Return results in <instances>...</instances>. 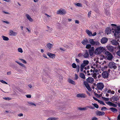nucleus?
I'll use <instances>...</instances> for the list:
<instances>
[{"mask_svg":"<svg viewBox=\"0 0 120 120\" xmlns=\"http://www.w3.org/2000/svg\"><path fill=\"white\" fill-rule=\"evenodd\" d=\"M111 25L113 26L112 30V33L114 34L115 37L116 38H118L119 37V33H120V26H117L114 24H112Z\"/></svg>","mask_w":120,"mask_h":120,"instance_id":"nucleus-1","label":"nucleus"},{"mask_svg":"<svg viewBox=\"0 0 120 120\" xmlns=\"http://www.w3.org/2000/svg\"><path fill=\"white\" fill-rule=\"evenodd\" d=\"M104 48L103 47H100L96 48L94 51V53L96 55L100 54L104 50Z\"/></svg>","mask_w":120,"mask_h":120,"instance_id":"nucleus-2","label":"nucleus"},{"mask_svg":"<svg viewBox=\"0 0 120 120\" xmlns=\"http://www.w3.org/2000/svg\"><path fill=\"white\" fill-rule=\"evenodd\" d=\"M89 41L90 43L92 46H99L100 45V43L98 41H94L93 39H90Z\"/></svg>","mask_w":120,"mask_h":120,"instance_id":"nucleus-3","label":"nucleus"},{"mask_svg":"<svg viewBox=\"0 0 120 120\" xmlns=\"http://www.w3.org/2000/svg\"><path fill=\"white\" fill-rule=\"evenodd\" d=\"M105 54L107 56V59L108 60H111L113 57L112 55L108 51H106L105 53Z\"/></svg>","mask_w":120,"mask_h":120,"instance_id":"nucleus-4","label":"nucleus"},{"mask_svg":"<svg viewBox=\"0 0 120 120\" xmlns=\"http://www.w3.org/2000/svg\"><path fill=\"white\" fill-rule=\"evenodd\" d=\"M96 86L98 89L102 90L104 87V85L103 83L100 82L97 84Z\"/></svg>","mask_w":120,"mask_h":120,"instance_id":"nucleus-5","label":"nucleus"},{"mask_svg":"<svg viewBox=\"0 0 120 120\" xmlns=\"http://www.w3.org/2000/svg\"><path fill=\"white\" fill-rule=\"evenodd\" d=\"M102 75L104 78H107L109 77V74L108 71H104L102 73Z\"/></svg>","mask_w":120,"mask_h":120,"instance_id":"nucleus-6","label":"nucleus"},{"mask_svg":"<svg viewBox=\"0 0 120 120\" xmlns=\"http://www.w3.org/2000/svg\"><path fill=\"white\" fill-rule=\"evenodd\" d=\"M108 66L111 68H113L115 69L117 68V67L115 64L112 62H110L108 65Z\"/></svg>","mask_w":120,"mask_h":120,"instance_id":"nucleus-7","label":"nucleus"},{"mask_svg":"<svg viewBox=\"0 0 120 120\" xmlns=\"http://www.w3.org/2000/svg\"><path fill=\"white\" fill-rule=\"evenodd\" d=\"M94 47L93 46L88 50L90 56H93L94 53Z\"/></svg>","mask_w":120,"mask_h":120,"instance_id":"nucleus-8","label":"nucleus"},{"mask_svg":"<svg viewBox=\"0 0 120 120\" xmlns=\"http://www.w3.org/2000/svg\"><path fill=\"white\" fill-rule=\"evenodd\" d=\"M83 83L87 89L89 91H91V89L90 88L89 84L87 83V82L86 81H84Z\"/></svg>","mask_w":120,"mask_h":120,"instance_id":"nucleus-9","label":"nucleus"},{"mask_svg":"<svg viewBox=\"0 0 120 120\" xmlns=\"http://www.w3.org/2000/svg\"><path fill=\"white\" fill-rule=\"evenodd\" d=\"M66 13V11L64 10L63 9L59 10L57 11V14H60L64 15Z\"/></svg>","mask_w":120,"mask_h":120,"instance_id":"nucleus-10","label":"nucleus"},{"mask_svg":"<svg viewBox=\"0 0 120 120\" xmlns=\"http://www.w3.org/2000/svg\"><path fill=\"white\" fill-rule=\"evenodd\" d=\"M108 40L107 38L103 37L101 39V43L104 44L106 43Z\"/></svg>","mask_w":120,"mask_h":120,"instance_id":"nucleus-11","label":"nucleus"},{"mask_svg":"<svg viewBox=\"0 0 120 120\" xmlns=\"http://www.w3.org/2000/svg\"><path fill=\"white\" fill-rule=\"evenodd\" d=\"M87 82L90 83H92L94 81V79L91 77H89L86 79Z\"/></svg>","mask_w":120,"mask_h":120,"instance_id":"nucleus-12","label":"nucleus"},{"mask_svg":"<svg viewBox=\"0 0 120 120\" xmlns=\"http://www.w3.org/2000/svg\"><path fill=\"white\" fill-rule=\"evenodd\" d=\"M76 97L78 98H85L86 96L84 94H79L76 95Z\"/></svg>","mask_w":120,"mask_h":120,"instance_id":"nucleus-13","label":"nucleus"},{"mask_svg":"<svg viewBox=\"0 0 120 120\" xmlns=\"http://www.w3.org/2000/svg\"><path fill=\"white\" fill-rule=\"evenodd\" d=\"M112 31V29L110 28H106L105 30V33L107 35L110 34L111 32Z\"/></svg>","mask_w":120,"mask_h":120,"instance_id":"nucleus-14","label":"nucleus"},{"mask_svg":"<svg viewBox=\"0 0 120 120\" xmlns=\"http://www.w3.org/2000/svg\"><path fill=\"white\" fill-rule=\"evenodd\" d=\"M107 104L110 105V106H112L114 107H116L117 105L116 104L113 103L112 102L109 101H108V102H106Z\"/></svg>","mask_w":120,"mask_h":120,"instance_id":"nucleus-15","label":"nucleus"},{"mask_svg":"<svg viewBox=\"0 0 120 120\" xmlns=\"http://www.w3.org/2000/svg\"><path fill=\"white\" fill-rule=\"evenodd\" d=\"M117 42L118 41H117V40H113L111 41L112 45H119V43Z\"/></svg>","mask_w":120,"mask_h":120,"instance_id":"nucleus-16","label":"nucleus"},{"mask_svg":"<svg viewBox=\"0 0 120 120\" xmlns=\"http://www.w3.org/2000/svg\"><path fill=\"white\" fill-rule=\"evenodd\" d=\"M89 63V61L88 60H84L83 61V63L81 64V65L85 67L88 65Z\"/></svg>","mask_w":120,"mask_h":120,"instance_id":"nucleus-17","label":"nucleus"},{"mask_svg":"<svg viewBox=\"0 0 120 120\" xmlns=\"http://www.w3.org/2000/svg\"><path fill=\"white\" fill-rule=\"evenodd\" d=\"M9 33H10V35L11 36H15L17 34L16 32L13 31L12 30H9Z\"/></svg>","mask_w":120,"mask_h":120,"instance_id":"nucleus-18","label":"nucleus"},{"mask_svg":"<svg viewBox=\"0 0 120 120\" xmlns=\"http://www.w3.org/2000/svg\"><path fill=\"white\" fill-rule=\"evenodd\" d=\"M107 48L108 50L110 52H113L114 51L113 47L111 45H109L107 46Z\"/></svg>","mask_w":120,"mask_h":120,"instance_id":"nucleus-19","label":"nucleus"},{"mask_svg":"<svg viewBox=\"0 0 120 120\" xmlns=\"http://www.w3.org/2000/svg\"><path fill=\"white\" fill-rule=\"evenodd\" d=\"M83 56L85 58H87L89 57V54L87 50L85 52L83 55Z\"/></svg>","mask_w":120,"mask_h":120,"instance_id":"nucleus-20","label":"nucleus"},{"mask_svg":"<svg viewBox=\"0 0 120 120\" xmlns=\"http://www.w3.org/2000/svg\"><path fill=\"white\" fill-rule=\"evenodd\" d=\"M96 114L98 116H102L104 115L105 113L103 112L98 111L96 112Z\"/></svg>","mask_w":120,"mask_h":120,"instance_id":"nucleus-21","label":"nucleus"},{"mask_svg":"<svg viewBox=\"0 0 120 120\" xmlns=\"http://www.w3.org/2000/svg\"><path fill=\"white\" fill-rule=\"evenodd\" d=\"M119 99L116 96H113L111 98V101H117Z\"/></svg>","mask_w":120,"mask_h":120,"instance_id":"nucleus-22","label":"nucleus"},{"mask_svg":"<svg viewBox=\"0 0 120 120\" xmlns=\"http://www.w3.org/2000/svg\"><path fill=\"white\" fill-rule=\"evenodd\" d=\"M88 40L85 39L83 40L81 42L84 45H85L88 43Z\"/></svg>","mask_w":120,"mask_h":120,"instance_id":"nucleus-23","label":"nucleus"},{"mask_svg":"<svg viewBox=\"0 0 120 120\" xmlns=\"http://www.w3.org/2000/svg\"><path fill=\"white\" fill-rule=\"evenodd\" d=\"M25 16L27 19L29 20V21L31 22H32L33 21V19L31 18L30 17L28 14H26Z\"/></svg>","mask_w":120,"mask_h":120,"instance_id":"nucleus-24","label":"nucleus"},{"mask_svg":"<svg viewBox=\"0 0 120 120\" xmlns=\"http://www.w3.org/2000/svg\"><path fill=\"white\" fill-rule=\"evenodd\" d=\"M47 55L50 58H53L55 57V55L50 53H48Z\"/></svg>","mask_w":120,"mask_h":120,"instance_id":"nucleus-25","label":"nucleus"},{"mask_svg":"<svg viewBox=\"0 0 120 120\" xmlns=\"http://www.w3.org/2000/svg\"><path fill=\"white\" fill-rule=\"evenodd\" d=\"M109 109L112 112H115L117 111V109L114 108H110Z\"/></svg>","mask_w":120,"mask_h":120,"instance_id":"nucleus-26","label":"nucleus"},{"mask_svg":"<svg viewBox=\"0 0 120 120\" xmlns=\"http://www.w3.org/2000/svg\"><path fill=\"white\" fill-rule=\"evenodd\" d=\"M87 106L83 108L79 107L78 108V109L80 110H86L87 109Z\"/></svg>","mask_w":120,"mask_h":120,"instance_id":"nucleus-27","label":"nucleus"},{"mask_svg":"<svg viewBox=\"0 0 120 120\" xmlns=\"http://www.w3.org/2000/svg\"><path fill=\"white\" fill-rule=\"evenodd\" d=\"M86 32L89 36H90L92 35V32L88 30H86Z\"/></svg>","mask_w":120,"mask_h":120,"instance_id":"nucleus-28","label":"nucleus"},{"mask_svg":"<svg viewBox=\"0 0 120 120\" xmlns=\"http://www.w3.org/2000/svg\"><path fill=\"white\" fill-rule=\"evenodd\" d=\"M47 46L49 49H50L52 47L53 45L49 43H48L47 45Z\"/></svg>","mask_w":120,"mask_h":120,"instance_id":"nucleus-29","label":"nucleus"},{"mask_svg":"<svg viewBox=\"0 0 120 120\" xmlns=\"http://www.w3.org/2000/svg\"><path fill=\"white\" fill-rule=\"evenodd\" d=\"M80 76L81 78H82L83 79H85V75L83 73H81L80 74Z\"/></svg>","mask_w":120,"mask_h":120,"instance_id":"nucleus-30","label":"nucleus"},{"mask_svg":"<svg viewBox=\"0 0 120 120\" xmlns=\"http://www.w3.org/2000/svg\"><path fill=\"white\" fill-rule=\"evenodd\" d=\"M2 37L4 40L8 41L9 40V38L8 37L4 36H2Z\"/></svg>","mask_w":120,"mask_h":120,"instance_id":"nucleus-31","label":"nucleus"},{"mask_svg":"<svg viewBox=\"0 0 120 120\" xmlns=\"http://www.w3.org/2000/svg\"><path fill=\"white\" fill-rule=\"evenodd\" d=\"M15 62L17 63L19 65H20L21 66L24 67L25 68H26L25 66V65L23 64L22 63H20L17 61H15Z\"/></svg>","mask_w":120,"mask_h":120,"instance_id":"nucleus-32","label":"nucleus"},{"mask_svg":"<svg viewBox=\"0 0 120 120\" xmlns=\"http://www.w3.org/2000/svg\"><path fill=\"white\" fill-rule=\"evenodd\" d=\"M30 105V106L31 105H34L36 106V104L33 103L32 102H31L30 101H28L27 102Z\"/></svg>","mask_w":120,"mask_h":120,"instance_id":"nucleus-33","label":"nucleus"},{"mask_svg":"<svg viewBox=\"0 0 120 120\" xmlns=\"http://www.w3.org/2000/svg\"><path fill=\"white\" fill-rule=\"evenodd\" d=\"M92 105H93L95 108L97 109L99 107V106L97 104L92 103Z\"/></svg>","mask_w":120,"mask_h":120,"instance_id":"nucleus-34","label":"nucleus"},{"mask_svg":"<svg viewBox=\"0 0 120 120\" xmlns=\"http://www.w3.org/2000/svg\"><path fill=\"white\" fill-rule=\"evenodd\" d=\"M68 82L69 83H70L72 84H75V82L71 79H69L68 80Z\"/></svg>","mask_w":120,"mask_h":120,"instance_id":"nucleus-35","label":"nucleus"},{"mask_svg":"<svg viewBox=\"0 0 120 120\" xmlns=\"http://www.w3.org/2000/svg\"><path fill=\"white\" fill-rule=\"evenodd\" d=\"M72 67L73 68H76L77 67L76 64L75 63H73L72 64Z\"/></svg>","mask_w":120,"mask_h":120,"instance_id":"nucleus-36","label":"nucleus"},{"mask_svg":"<svg viewBox=\"0 0 120 120\" xmlns=\"http://www.w3.org/2000/svg\"><path fill=\"white\" fill-rule=\"evenodd\" d=\"M91 47V45L90 44H87L86 46V48L87 49H90Z\"/></svg>","mask_w":120,"mask_h":120,"instance_id":"nucleus-37","label":"nucleus"},{"mask_svg":"<svg viewBox=\"0 0 120 120\" xmlns=\"http://www.w3.org/2000/svg\"><path fill=\"white\" fill-rule=\"evenodd\" d=\"M19 60L22 61V62L24 64H26L27 63L24 60L22 59H19Z\"/></svg>","mask_w":120,"mask_h":120,"instance_id":"nucleus-38","label":"nucleus"},{"mask_svg":"<svg viewBox=\"0 0 120 120\" xmlns=\"http://www.w3.org/2000/svg\"><path fill=\"white\" fill-rule=\"evenodd\" d=\"M18 52L21 53H22L23 52V51L22 49L21 48H18Z\"/></svg>","mask_w":120,"mask_h":120,"instance_id":"nucleus-39","label":"nucleus"},{"mask_svg":"<svg viewBox=\"0 0 120 120\" xmlns=\"http://www.w3.org/2000/svg\"><path fill=\"white\" fill-rule=\"evenodd\" d=\"M76 68V71H77V72H78L79 71V70L80 68L79 65H77V67Z\"/></svg>","mask_w":120,"mask_h":120,"instance_id":"nucleus-40","label":"nucleus"},{"mask_svg":"<svg viewBox=\"0 0 120 120\" xmlns=\"http://www.w3.org/2000/svg\"><path fill=\"white\" fill-rule=\"evenodd\" d=\"M98 102L100 103L101 104H102L104 105H105V103L102 101L99 100Z\"/></svg>","mask_w":120,"mask_h":120,"instance_id":"nucleus-41","label":"nucleus"},{"mask_svg":"<svg viewBox=\"0 0 120 120\" xmlns=\"http://www.w3.org/2000/svg\"><path fill=\"white\" fill-rule=\"evenodd\" d=\"M102 98L103 99L106 101H108L109 100V98H106L104 97H102Z\"/></svg>","mask_w":120,"mask_h":120,"instance_id":"nucleus-42","label":"nucleus"},{"mask_svg":"<svg viewBox=\"0 0 120 120\" xmlns=\"http://www.w3.org/2000/svg\"><path fill=\"white\" fill-rule=\"evenodd\" d=\"M0 81L1 82H2V83H3V84H7V82H6L5 81L3 80H0Z\"/></svg>","mask_w":120,"mask_h":120,"instance_id":"nucleus-43","label":"nucleus"},{"mask_svg":"<svg viewBox=\"0 0 120 120\" xmlns=\"http://www.w3.org/2000/svg\"><path fill=\"white\" fill-rule=\"evenodd\" d=\"M84 67L81 65L80 66V70L81 71H83V69Z\"/></svg>","mask_w":120,"mask_h":120,"instance_id":"nucleus-44","label":"nucleus"},{"mask_svg":"<svg viewBox=\"0 0 120 120\" xmlns=\"http://www.w3.org/2000/svg\"><path fill=\"white\" fill-rule=\"evenodd\" d=\"M87 109L88 108H89L90 109H94V107H92L91 106H87Z\"/></svg>","mask_w":120,"mask_h":120,"instance_id":"nucleus-45","label":"nucleus"},{"mask_svg":"<svg viewBox=\"0 0 120 120\" xmlns=\"http://www.w3.org/2000/svg\"><path fill=\"white\" fill-rule=\"evenodd\" d=\"M106 109H107V108L106 107H103L102 108L101 110L102 111H104Z\"/></svg>","mask_w":120,"mask_h":120,"instance_id":"nucleus-46","label":"nucleus"},{"mask_svg":"<svg viewBox=\"0 0 120 120\" xmlns=\"http://www.w3.org/2000/svg\"><path fill=\"white\" fill-rule=\"evenodd\" d=\"M83 56V55L81 53H79L78 54V56L80 57H82Z\"/></svg>","mask_w":120,"mask_h":120,"instance_id":"nucleus-47","label":"nucleus"},{"mask_svg":"<svg viewBox=\"0 0 120 120\" xmlns=\"http://www.w3.org/2000/svg\"><path fill=\"white\" fill-rule=\"evenodd\" d=\"M116 54L117 55L120 56V50H119L117 51Z\"/></svg>","mask_w":120,"mask_h":120,"instance_id":"nucleus-48","label":"nucleus"},{"mask_svg":"<svg viewBox=\"0 0 120 120\" xmlns=\"http://www.w3.org/2000/svg\"><path fill=\"white\" fill-rule=\"evenodd\" d=\"M4 99L6 100H10L11 98L8 97H5L4 98Z\"/></svg>","mask_w":120,"mask_h":120,"instance_id":"nucleus-49","label":"nucleus"},{"mask_svg":"<svg viewBox=\"0 0 120 120\" xmlns=\"http://www.w3.org/2000/svg\"><path fill=\"white\" fill-rule=\"evenodd\" d=\"M76 5L78 6H79V7H81L82 6V5L81 4L79 3H77L76 4Z\"/></svg>","mask_w":120,"mask_h":120,"instance_id":"nucleus-50","label":"nucleus"},{"mask_svg":"<svg viewBox=\"0 0 120 120\" xmlns=\"http://www.w3.org/2000/svg\"><path fill=\"white\" fill-rule=\"evenodd\" d=\"M52 120H57L58 119V118H56L55 117H52Z\"/></svg>","mask_w":120,"mask_h":120,"instance_id":"nucleus-51","label":"nucleus"},{"mask_svg":"<svg viewBox=\"0 0 120 120\" xmlns=\"http://www.w3.org/2000/svg\"><path fill=\"white\" fill-rule=\"evenodd\" d=\"M26 96L27 98H31V96L30 94L26 95Z\"/></svg>","mask_w":120,"mask_h":120,"instance_id":"nucleus-52","label":"nucleus"},{"mask_svg":"<svg viewBox=\"0 0 120 120\" xmlns=\"http://www.w3.org/2000/svg\"><path fill=\"white\" fill-rule=\"evenodd\" d=\"M93 98L96 101H98V102L99 101V100L98 99H97V98H95L94 97H93Z\"/></svg>","mask_w":120,"mask_h":120,"instance_id":"nucleus-53","label":"nucleus"},{"mask_svg":"<svg viewBox=\"0 0 120 120\" xmlns=\"http://www.w3.org/2000/svg\"><path fill=\"white\" fill-rule=\"evenodd\" d=\"M2 21L3 22L7 24H9V22L7 21H5L4 20H2Z\"/></svg>","mask_w":120,"mask_h":120,"instance_id":"nucleus-54","label":"nucleus"},{"mask_svg":"<svg viewBox=\"0 0 120 120\" xmlns=\"http://www.w3.org/2000/svg\"><path fill=\"white\" fill-rule=\"evenodd\" d=\"M98 120V118L95 117H93L92 119V120Z\"/></svg>","mask_w":120,"mask_h":120,"instance_id":"nucleus-55","label":"nucleus"},{"mask_svg":"<svg viewBox=\"0 0 120 120\" xmlns=\"http://www.w3.org/2000/svg\"><path fill=\"white\" fill-rule=\"evenodd\" d=\"M91 11H90L88 12V16L89 17H90V16L91 15Z\"/></svg>","mask_w":120,"mask_h":120,"instance_id":"nucleus-56","label":"nucleus"},{"mask_svg":"<svg viewBox=\"0 0 120 120\" xmlns=\"http://www.w3.org/2000/svg\"><path fill=\"white\" fill-rule=\"evenodd\" d=\"M75 78L76 79H78V76L76 74H75Z\"/></svg>","mask_w":120,"mask_h":120,"instance_id":"nucleus-57","label":"nucleus"},{"mask_svg":"<svg viewBox=\"0 0 120 120\" xmlns=\"http://www.w3.org/2000/svg\"><path fill=\"white\" fill-rule=\"evenodd\" d=\"M75 60L78 63H79L80 61L79 59H75Z\"/></svg>","mask_w":120,"mask_h":120,"instance_id":"nucleus-58","label":"nucleus"},{"mask_svg":"<svg viewBox=\"0 0 120 120\" xmlns=\"http://www.w3.org/2000/svg\"><path fill=\"white\" fill-rule=\"evenodd\" d=\"M2 12H3V13L4 14H9V13L8 12H5V11H2Z\"/></svg>","mask_w":120,"mask_h":120,"instance_id":"nucleus-59","label":"nucleus"},{"mask_svg":"<svg viewBox=\"0 0 120 120\" xmlns=\"http://www.w3.org/2000/svg\"><path fill=\"white\" fill-rule=\"evenodd\" d=\"M84 3L85 4L87 5L88 4V2L86 1H84Z\"/></svg>","mask_w":120,"mask_h":120,"instance_id":"nucleus-60","label":"nucleus"},{"mask_svg":"<svg viewBox=\"0 0 120 120\" xmlns=\"http://www.w3.org/2000/svg\"><path fill=\"white\" fill-rule=\"evenodd\" d=\"M18 116H23V114L22 113H20L18 115Z\"/></svg>","mask_w":120,"mask_h":120,"instance_id":"nucleus-61","label":"nucleus"},{"mask_svg":"<svg viewBox=\"0 0 120 120\" xmlns=\"http://www.w3.org/2000/svg\"><path fill=\"white\" fill-rule=\"evenodd\" d=\"M117 119L118 120H120V114L118 115V116Z\"/></svg>","mask_w":120,"mask_h":120,"instance_id":"nucleus-62","label":"nucleus"},{"mask_svg":"<svg viewBox=\"0 0 120 120\" xmlns=\"http://www.w3.org/2000/svg\"><path fill=\"white\" fill-rule=\"evenodd\" d=\"M111 90H109L107 92V93H111Z\"/></svg>","mask_w":120,"mask_h":120,"instance_id":"nucleus-63","label":"nucleus"},{"mask_svg":"<svg viewBox=\"0 0 120 120\" xmlns=\"http://www.w3.org/2000/svg\"><path fill=\"white\" fill-rule=\"evenodd\" d=\"M96 34V32H95L93 34H92V36H95Z\"/></svg>","mask_w":120,"mask_h":120,"instance_id":"nucleus-64","label":"nucleus"}]
</instances>
